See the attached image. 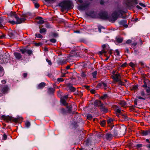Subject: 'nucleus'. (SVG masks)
Instances as JSON below:
<instances>
[{
  "instance_id": "nucleus-1",
  "label": "nucleus",
  "mask_w": 150,
  "mask_h": 150,
  "mask_svg": "<svg viewBox=\"0 0 150 150\" xmlns=\"http://www.w3.org/2000/svg\"><path fill=\"white\" fill-rule=\"evenodd\" d=\"M10 17L11 18L14 20L15 19L16 21H15L14 20H9L8 22L12 25L15 24H19L24 22L25 20V16H21L20 18L18 15H17L16 12H11L10 13Z\"/></svg>"
},
{
  "instance_id": "nucleus-2",
  "label": "nucleus",
  "mask_w": 150,
  "mask_h": 150,
  "mask_svg": "<svg viewBox=\"0 0 150 150\" xmlns=\"http://www.w3.org/2000/svg\"><path fill=\"white\" fill-rule=\"evenodd\" d=\"M102 47L103 48V50L100 52L99 53L101 54H104L105 55L107 58L106 59V60H107L109 58L110 56L112 54V50H110L108 46H107L105 45H103Z\"/></svg>"
},
{
  "instance_id": "nucleus-3",
  "label": "nucleus",
  "mask_w": 150,
  "mask_h": 150,
  "mask_svg": "<svg viewBox=\"0 0 150 150\" xmlns=\"http://www.w3.org/2000/svg\"><path fill=\"white\" fill-rule=\"evenodd\" d=\"M10 55L8 53L2 52L0 54V63H7L10 58Z\"/></svg>"
},
{
  "instance_id": "nucleus-4",
  "label": "nucleus",
  "mask_w": 150,
  "mask_h": 150,
  "mask_svg": "<svg viewBox=\"0 0 150 150\" xmlns=\"http://www.w3.org/2000/svg\"><path fill=\"white\" fill-rule=\"evenodd\" d=\"M1 117L2 118H3L4 120H5L7 122H17L20 120V119H21L19 117H17V118H14L13 117L11 116H6L4 115L2 116Z\"/></svg>"
},
{
  "instance_id": "nucleus-5",
  "label": "nucleus",
  "mask_w": 150,
  "mask_h": 150,
  "mask_svg": "<svg viewBox=\"0 0 150 150\" xmlns=\"http://www.w3.org/2000/svg\"><path fill=\"white\" fill-rule=\"evenodd\" d=\"M71 2L68 1H65L60 3L59 6L63 9H69L71 6Z\"/></svg>"
},
{
  "instance_id": "nucleus-6",
  "label": "nucleus",
  "mask_w": 150,
  "mask_h": 150,
  "mask_svg": "<svg viewBox=\"0 0 150 150\" xmlns=\"http://www.w3.org/2000/svg\"><path fill=\"white\" fill-rule=\"evenodd\" d=\"M112 79L115 82H118L121 85H123V83L122 82L121 79V75L117 71L116 74L114 76H112Z\"/></svg>"
},
{
  "instance_id": "nucleus-7",
  "label": "nucleus",
  "mask_w": 150,
  "mask_h": 150,
  "mask_svg": "<svg viewBox=\"0 0 150 150\" xmlns=\"http://www.w3.org/2000/svg\"><path fill=\"white\" fill-rule=\"evenodd\" d=\"M9 89L7 85H0V96H1L4 94L7 93Z\"/></svg>"
},
{
  "instance_id": "nucleus-8",
  "label": "nucleus",
  "mask_w": 150,
  "mask_h": 150,
  "mask_svg": "<svg viewBox=\"0 0 150 150\" xmlns=\"http://www.w3.org/2000/svg\"><path fill=\"white\" fill-rule=\"evenodd\" d=\"M137 4L138 2L136 0H132L129 2H128L127 5L128 7L131 8L134 5Z\"/></svg>"
},
{
  "instance_id": "nucleus-9",
  "label": "nucleus",
  "mask_w": 150,
  "mask_h": 150,
  "mask_svg": "<svg viewBox=\"0 0 150 150\" xmlns=\"http://www.w3.org/2000/svg\"><path fill=\"white\" fill-rule=\"evenodd\" d=\"M96 87L97 88H103L105 89H106L108 86L107 83L104 82H102L98 83Z\"/></svg>"
},
{
  "instance_id": "nucleus-10",
  "label": "nucleus",
  "mask_w": 150,
  "mask_h": 150,
  "mask_svg": "<svg viewBox=\"0 0 150 150\" xmlns=\"http://www.w3.org/2000/svg\"><path fill=\"white\" fill-rule=\"evenodd\" d=\"M99 15L100 18L103 19L106 18L108 16L107 13L106 12L100 13Z\"/></svg>"
},
{
  "instance_id": "nucleus-11",
  "label": "nucleus",
  "mask_w": 150,
  "mask_h": 150,
  "mask_svg": "<svg viewBox=\"0 0 150 150\" xmlns=\"http://www.w3.org/2000/svg\"><path fill=\"white\" fill-rule=\"evenodd\" d=\"M14 55L17 60H19L22 58V55L19 53L15 52L14 53Z\"/></svg>"
},
{
  "instance_id": "nucleus-12",
  "label": "nucleus",
  "mask_w": 150,
  "mask_h": 150,
  "mask_svg": "<svg viewBox=\"0 0 150 150\" xmlns=\"http://www.w3.org/2000/svg\"><path fill=\"white\" fill-rule=\"evenodd\" d=\"M40 33L45 35L46 34L47 30L46 29L44 28H42V27H40Z\"/></svg>"
},
{
  "instance_id": "nucleus-13",
  "label": "nucleus",
  "mask_w": 150,
  "mask_h": 150,
  "mask_svg": "<svg viewBox=\"0 0 150 150\" xmlns=\"http://www.w3.org/2000/svg\"><path fill=\"white\" fill-rule=\"evenodd\" d=\"M87 7V5H80L78 6V9L79 10H83Z\"/></svg>"
},
{
  "instance_id": "nucleus-14",
  "label": "nucleus",
  "mask_w": 150,
  "mask_h": 150,
  "mask_svg": "<svg viewBox=\"0 0 150 150\" xmlns=\"http://www.w3.org/2000/svg\"><path fill=\"white\" fill-rule=\"evenodd\" d=\"M100 110L103 112L106 113L108 112V109L105 108L102 105L100 106Z\"/></svg>"
},
{
  "instance_id": "nucleus-15",
  "label": "nucleus",
  "mask_w": 150,
  "mask_h": 150,
  "mask_svg": "<svg viewBox=\"0 0 150 150\" xmlns=\"http://www.w3.org/2000/svg\"><path fill=\"white\" fill-rule=\"evenodd\" d=\"M5 18L2 17H0V28H3L4 26L2 24H4L5 23L4 22Z\"/></svg>"
},
{
  "instance_id": "nucleus-16",
  "label": "nucleus",
  "mask_w": 150,
  "mask_h": 150,
  "mask_svg": "<svg viewBox=\"0 0 150 150\" xmlns=\"http://www.w3.org/2000/svg\"><path fill=\"white\" fill-rule=\"evenodd\" d=\"M113 108L115 109V111H116L117 114H119L120 115L121 114V110L120 109L118 108L117 106L115 105H113Z\"/></svg>"
},
{
  "instance_id": "nucleus-17",
  "label": "nucleus",
  "mask_w": 150,
  "mask_h": 150,
  "mask_svg": "<svg viewBox=\"0 0 150 150\" xmlns=\"http://www.w3.org/2000/svg\"><path fill=\"white\" fill-rule=\"evenodd\" d=\"M45 83L42 82L38 85V88L39 89H42L45 86Z\"/></svg>"
},
{
  "instance_id": "nucleus-18",
  "label": "nucleus",
  "mask_w": 150,
  "mask_h": 150,
  "mask_svg": "<svg viewBox=\"0 0 150 150\" xmlns=\"http://www.w3.org/2000/svg\"><path fill=\"white\" fill-rule=\"evenodd\" d=\"M105 137L107 140H110L111 139L112 135L110 134L107 133L106 134Z\"/></svg>"
},
{
  "instance_id": "nucleus-19",
  "label": "nucleus",
  "mask_w": 150,
  "mask_h": 150,
  "mask_svg": "<svg viewBox=\"0 0 150 150\" xmlns=\"http://www.w3.org/2000/svg\"><path fill=\"white\" fill-rule=\"evenodd\" d=\"M112 19L114 21L116 20L117 18V13L116 12L113 13L112 14Z\"/></svg>"
},
{
  "instance_id": "nucleus-20",
  "label": "nucleus",
  "mask_w": 150,
  "mask_h": 150,
  "mask_svg": "<svg viewBox=\"0 0 150 150\" xmlns=\"http://www.w3.org/2000/svg\"><path fill=\"white\" fill-rule=\"evenodd\" d=\"M120 117L123 118L124 120H128V118L126 116L125 114H121L120 115Z\"/></svg>"
},
{
  "instance_id": "nucleus-21",
  "label": "nucleus",
  "mask_w": 150,
  "mask_h": 150,
  "mask_svg": "<svg viewBox=\"0 0 150 150\" xmlns=\"http://www.w3.org/2000/svg\"><path fill=\"white\" fill-rule=\"evenodd\" d=\"M108 96L107 94H104L103 96L100 97V98L101 100H104L108 98Z\"/></svg>"
},
{
  "instance_id": "nucleus-22",
  "label": "nucleus",
  "mask_w": 150,
  "mask_h": 150,
  "mask_svg": "<svg viewBox=\"0 0 150 150\" xmlns=\"http://www.w3.org/2000/svg\"><path fill=\"white\" fill-rule=\"evenodd\" d=\"M4 74V71L3 67L0 65V76H3Z\"/></svg>"
},
{
  "instance_id": "nucleus-23",
  "label": "nucleus",
  "mask_w": 150,
  "mask_h": 150,
  "mask_svg": "<svg viewBox=\"0 0 150 150\" xmlns=\"http://www.w3.org/2000/svg\"><path fill=\"white\" fill-rule=\"evenodd\" d=\"M95 105L96 106H101V102L98 100H96L95 102Z\"/></svg>"
},
{
  "instance_id": "nucleus-24",
  "label": "nucleus",
  "mask_w": 150,
  "mask_h": 150,
  "mask_svg": "<svg viewBox=\"0 0 150 150\" xmlns=\"http://www.w3.org/2000/svg\"><path fill=\"white\" fill-rule=\"evenodd\" d=\"M60 101L61 103L63 105H67V103L65 100V99H64L63 98H61Z\"/></svg>"
},
{
  "instance_id": "nucleus-25",
  "label": "nucleus",
  "mask_w": 150,
  "mask_h": 150,
  "mask_svg": "<svg viewBox=\"0 0 150 150\" xmlns=\"http://www.w3.org/2000/svg\"><path fill=\"white\" fill-rule=\"evenodd\" d=\"M138 85H133L131 87V89L132 90L136 91L138 88Z\"/></svg>"
},
{
  "instance_id": "nucleus-26",
  "label": "nucleus",
  "mask_w": 150,
  "mask_h": 150,
  "mask_svg": "<svg viewBox=\"0 0 150 150\" xmlns=\"http://www.w3.org/2000/svg\"><path fill=\"white\" fill-rule=\"evenodd\" d=\"M38 19H39V21L38 22V23L40 24H42L44 23V21L42 19V18L41 17H38Z\"/></svg>"
},
{
  "instance_id": "nucleus-27",
  "label": "nucleus",
  "mask_w": 150,
  "mask_h": 150,
  "mask_svg": "<svg viewBox=\"0 0 150 150\" xmlns=\"http://www.w3.org/2000/svg\"><path fill=\"white\" fill-rule=\"evenodd\" d=\"M120 104L122 107H125L126 105V103L124 101H122L120 102Z\"/></svg>"
},
{
  "instance_id": "nucleus-28",
  "label": "nucleus",
  "mask_w": 150,
  "mask_h": 150,
  "mask_svg": "<svg viewBox=\"0 0 150 150\" xmlns=\"http://www.w3.org/2000/svg\"><path fill=\"white\" fill-rule=\"evenodd\" d=\"M149 130L148 131H143L142 133L144 135H146L150 134Z\"/></svg>"
},
{
  "instance_id": "nucleus-29",
  "label": "nucleus",
  "mask_w": 150,
  "mask_h": 150,
  "mask_svg": "<svg viewBox=\"0 0 150 150\" xmlns=\"http://www.w3.org/2000/svg\"><path fill=\"white\" fill-rule=\"evenodd\" d=\"M113 122V120L112 119H110L107 121V123L109 126H110Z\"/></svg>"
},
{
  "instance_id": "nucleus-30",
  "label": "nucleus",
  "mask_w": 150,
  "mask_h": 150,
  "mask_svg": "<svg viewBox=\"0 0 150 150\" xmlns=\"http://www.w3.org/2000/svg\"><path fill=\"white\" fill-rule=\"evenodd\" d=\"M116 40L117 42L121 43L123 40V38H116Z\"/></svg>"
},
{
  "instance_id": "nucleus-31",
  "label": "nucleus",
  "mask_w": 150,
  "mask_h": 150,
  "mask_svg": "<svg viewBox=\"0 0 150 150\" xmlns=\"http://www.w3.org/2000/svg\"><path fill=\"white\" fill-rule=\"evenodd\" d=\"M54 91V90L52 88H49L48 89V92L49 93H53Z\"/></svg>"
},
{
  "instance_id": "nucleus-32",
  "label": "nucleus",
  "mask_w": 150,
  "mask_h": 150,
  "mask_svg": "<svg viewBox=\"0 0 150 150\" xmlns=\"http://www.w3.org/2000/svg\"><path fill=\"white\" fill-rule=\"evenodd\" d=\"M35 36L38 38H43L42 35L38 33L35 34Z\"/></svg>"
},
{
  "instance_id": "nucleus-33",
  "label": "nucleus",
  "mask_w": 150,
  "mask_h": 150,
  "mask_svg": "<svg viewBox=\"0 0 150 150\" xmlns=\"http://www.w3.org/2000/svg\"><path fill=\"white\" fill-rule=\"evenodd\" d=\"M30 125V122L28 121L26 122L25 123V125L26 127L29 128Z\"/></svg>"
},
{
  "instance_id": "nucleus-34",
  "label": "nucleus",
  "mask_w": 150,
  "mask_h": 150,
  "mask_svg": "<svg viewBox=\"0 0 150 150\" xmlns=\"http://www.w3.org/2000/svg\"><path fill=\"white\" fill-rule=\"evenodd\" d=\"M67 108L68 109V110L69 112H70L71 111V105H70L69 106H67Z\"/></svg>"
},
{
  "instance_id": "nucleus-35",
  "label": "nucleus",
  "mask_w": 150,
  "mask_h": 150,
  "mask_svg": "<svg viewBox=\"0 0 150 150\" xmlns=\"http://www.w3.org/2000/svg\"><path fill=\"white\" fill-rule=\"evenodd\" d=\"M105 121L103 120L100 122V124L103 127L105 125Z\"/></svg>"
},
{
  "instance_id": "nucleus-36",
  "label": "nucleus",
  "mask_w": 150,
  "mask_h": 150,
  "mask_svg": "<svg viewBox=\"0 0 150 150\" xmlns=\"http://www.w3.org/2000/svg\"><path fill=\"white\" fill-rule=\"evenodd\" d=\"M69 89L71 91L73 92L75 91L76 90L75 88L72 86L69 87Z\"/></svg>"
},
{
  "instance_id": "nucleus-37",
  "label": "nucleus",
  "mask_w": 150,
  "mask_h": 150,
  "mask_svg": "<svg viewBox=\"0 0 150 150\" xmlns=\"http://www.w3.org/2000/svg\"><path fill=\"white\" fill-rule=\"evenodd\" d=\"M68 97V95L67 94H66L64 96L62 97H61V98H63L64 99H67Z\"/></svg>"
},
{
  "instance_id": "nucleus-38",
  "label": "nucleus",
  "mask_w": 150,
  "mask_h": 150,
  "mask_svg": "<svg viewBox=\"0 0 150 150\" xmlns=\"http://www.w3.org/2000/svg\"><path fill=\"white\" fill-rule=\"evenodd\" d=\"M20 51L22 54H24L26 52V50L25 49H20Z\"/></svg>"
},
{
  "instance_id": "nucleus-39",
  "label": "nucleus",
  "mask_w": 150,
  "mask_h": 150,
  "mask_svg": "<svg viewBox=\"0 0 150 150\" xmlns=\"http://www.w3.org/2000/svg\"><path fill=\"white\" fill-rule=\"evenodd\" d=\"M98 31L100 33L101 32V29L102 28L104 29V28L103 27L101 26V25H99L98 26Z\"/></svg>"
},
{
  "instance_id": "nucleus-40",
  "label": "nucleus",
  "mask_w": 150,
  "mask_h": 150,
  "mask_svg": "<svg viewBox=\"0 0 150 150\" xmlns=\"http://www.w3.org/2000/svg\"><path fill=\"white\" fill-rule=\"evenodd\" d=\"M46 61L48 63L49 65H51L52 64V63L51 61L48 58L46 59Z\"/></svg>"
},
{
  "instance_id": "nucleus-41",
  "label": "nucleus",
  "mask_w": 150,
  "mask_h": 150,
  "mask_svg": "<svg viewBox=\"0 0 150 150\" xmlns=\"http://www.w3.org/2000/svg\"><path fill=\"white\" fill-rule=\"evenodd\" d=\"M92 76L93 78H96V77L97 72L96 71H94L92 73Z\"/></svg>"
},
{
  "instance_id": "nucleus-42",
  "label": "nucleus",
  "mask_w": 150,
  "mask_h": 150,
  "mask_svg": "<svg viewBox=\"0 0 150 150\" xmlns=\"http://www.w3.org/2000/svg\"><path fill=\"white\" fill-rule=\"evenodd\" d=\"M7 138V135L5 134H4L3 136V139L4 140H5Z\"/></svg>"
},
{
  "instance_id": "nucleus-43",
  "label": "nucleus",
  "mask_w": 150,
  "mask_h": 150,
  "mask_svg": "<svg viewBox=\"0 0 150 150\" xmlns=\"http://www.w3.org/2000/svg\"><path fill=\"white\" fill-rule=\"evenodd\" d=\"M81 77H85L86 76V74L85 72L82 71L81 74Z\"/></svg>"
},
{
  "instance_id": "nucleus-44",
  "label": "nucleus",
  "mask_w": 150,
  "mask_h": 150,
  "mask_svg": "<svg viewBox=\"0 0 150 150\" xmlns=\"http://www.w3.org/2000/svg\"><path fill=\"white\" fill-rule=\"evenodd\" d=\"M129 65L132 67H134L135 66L134 64L132 62H131L129 63Z\"/></svg>"
},
{
  "instance_id": "nucleus-45",
  "label": "nucleus",
  "mask_w": 150,
  "mask_h": 150,
  "mask_svg": "<svg viewBox=\"0 0 150 150\" xmlns=\"http://www.w3.org/2000/svg\"><path fill=\"white\" fill-rule=\"evenodd\" d=\"M27 53L29 55L31 54L32 52V51L31 50H28L26 51Z\"/></svg>"
},
{
  "instance_id": "nucleus-46",
  "label": "nucleus",
  "mask_w": 150,
  "mask_h": 150,
  "mask_svg": "<svg viewBox=\"0 0 150 150\" xmlns=\"http://www.w3.org/2000/svg\"><path fill=\"white\" fill-rule=\"evenodd\" d=\"M64 81V79L62 78H58L57 79V81L58 82H62Z\"/></svg>"
},
{
  "instance_id": "nucleus-47",
  "label": "nucleus",
  "mask_w": 150,
  "mask_h": 150,
  "mask_svg": "<svg viewBox=\"0 0 150 150\" xmlns=\"http://www.w3.org/2000/svg\"><path fill=\"white\" fill-rule=\"evenodd\" d=\"M50 41L53 43H55L56 42V40L54 39H52L50 40Z\"/></svg>"
},
{
  "instance_id": "nucleus-48",
  "label": "nucleus",
  "mask_w": 150,
  "mask_h": 150,
  "mask_svg": "<svg viewBox=\"0 0 150 150\" xmlns=\"http://www.w3.org/2000/svg\"><path fill=\"white\" fill-rule=\"evenodd\" d=\"M6 35L4 34H2L1 35H0V39H3L4 38Z\"/></svg>"
},
{
  "instance_id": "nucleus-49",
  "label": "nucleus",
  "mask_w": 150,
  "mask_h": 150,
  "mask_svg": "<svg viewBox=\"0 0 150 150\" xmlns=\"http://www.w3.org/2000/svg\"><path fill=\"white\" fill-rule=\"evenodd\" d=\"M139 4L140 6L143 7H146L145 5L142 3H139Z\"/></svg>"
},
{
  "instance_id": "nucleus-50",
  "label": "nucleus",
  "mask_w": 150,
  "mask_h": 150,
  "mask_svg": "<svg viewBox=\"0 0 150 150\" xmlns=\"http://www.w3.org/2000/svg\"><path fill=\"white\" fill-rule=\"evenodd\" d=\"M45 1L49 3H51L53 2L54 0H45Z\"/></svg>"
},
{
  "instance_id": "nucleus-51",
  "label": "nucleus",
  "mask_w": 150,
  "mask_h": 150,
  "mask_svg": "<svg viewBox=\"0 0 150 150\" xmlns=\"http://www.w3.org/2000/svg\"><path fill=\"white\" fill-rule=\"evenodd\" d=\"M87 117L88 119L90 120L92 118V116L91 115L89 114L87 115Z\"/></svg>"
},
{
  "instance_id": "nucleus-52",
  "label": "nucleus",
  "mask_w": 150,
  "mask_h": 150,
  "mask_svg": "<svg viewBox=\"0 0 150 150\" xmlns=\"http://www.w3.org/2000/svg\"><path fill=\"white\" fill-rule=\"evenodd\" d=\"M146 91L147 93H149L150 92V86L149 87H148L147 88Z\"/></svg>"
},
{
  "instance_id": "nucleus-53",
  "label": "nucleus",
  "mask_w": 150,
  "mask_h": 150,
  "mask_svg": "<svg viewBox=\"0 0 150 150\" xmlns=\"http://www.w3.org/2000/svg\"><path fill=\"white\" fill-rule=\"evenodd\" d=\"M115 53L117 55L119 56V55L120 53L118 50H115Z\"/></svg>"
},
{
  "instance_id": "nucleus-54",
  "label": "nucleus",
  "mask_w": 150,
  "mask_h": 150,
  "mask_svg": "<svg viewBox=\"0 0 150 150\" xmlns=\"http://www.w3.org/2000/svg\"><path fill=\"white\" fill-rule=\"evenodd\" d=\"M35 6L36 8H38L39 6V5L36 3L35 4Z\"/></svg>"
},
{
  "instance_id": "nucleus-55",
  "label": "nucleus",
  "mask_w": 150,
  "mask_h": 150,
  "mask_svg": "<svg viewBox=\"0 0 150 150\" xmlns=\"http://www.w3.org/2000/svg\"><path fill=\"white\" fill-rule=\"evenodd\" d=\"M93 94H94L96 92V91L94 89L91 90L90 91Z\"/></svg>"
},
{
  "instance_id": "nucleus-56",
  "label": "nucleus",
  "mask_w": 150,
  "mask_h": 150,
  "mask_svg": "<svg viewBox=\"0 0 150 150\" xmlns=\"http://www.w3.org/2000/svg\"><path fill=\"white\" fill-rule=\"evenodd\" d=\"M132 40H128L126 41V43L129 44L131 42Z\"/></svg>"
},
{
  "instance_id": "nucleus-57",
  "label": "nucleus",
  "mask_w": 150,
  "mask_h": 150,
  "mask_svg": "<svg viewBox=\"0 0 150 150\" xmlns=\"http://www.w3.org/2000/svg\"><path fill=\"white\" fill-rule=\"evenodd\" d=\"M141 95L142 96H144L145 95L144 91H141Z\"/></svg>"
},
{
  "instance_id": "nucleus-58",
  "label": "nucleus",
  "mask_w": 150,
  "mask_h": 150,
  "mask_svg": "<svg viewBox=\"0 0 150 150\" xmlns=\"http://www.w3.org/2000/svg\"><path fill=\"white\" fill-rule=\"evenodd\" d=\"M137 98L139 99H143V100L145 99L144 98L140 96H138V97H137Z\"/></svg>"
},
{
  "instance_id": "nucleus-59",
  "label": "nucleus",
  "mask_w": 150,
  "mask_h": 150,
  "mask_svg": "<svg viewBox=\"0 0 150 150\" xmlns=\"http://www.w3.org/2000/svg\"><path fill=\"white\" fill-rule=\"evenodd\" d=\"M136 8H138V9H140V10H141V9H142V7H140L139 6V5H137L136 6Z\"/></svg>"
},
{
  "instance_id": "nucleus-60",
  "label": "nucleus",
  "mask_w": 150,
  "mask_h": 150,
  "mask_svg": "<svg viewBox=\"0 0 150 150\" xmlns=\"http://www.w3.org/2000/svg\"><path fill=\"white\" fill-rule=\"evenodd\" d=\"M117 72L116 71H113L112 72V74H113V76H114L116 74Z\"/></svg>"
},
{
  "instance_id": "nucleus-61",
  "label": "nucleus",
  "mask_w": 150,
  "mask_h": 150,
  "mask_svg": "<svg viewBox=\"0 0 150 150\" xmlns=\"http://www.w3.org/2000/svg\"><path fill=\"white\" fill-rule=\"evenodd\" d=\"M136 146L138 147V148H139L140 147H141L142 146V144H137V145H136Z\"/></svg>"
},
{
  "instance_id": "nucleus-62",
  "label": "nucleus",
  "mask_w": 150,
  "mask_h": 150,
  "mask_svg": "<svg viewBox=\"0 0 150 150\" xmlns=\"http://www.w3.org/2000/svg\"><path fill=\"white\" fill-rule=\"evenodd\" d=\"M137 45V43H134L132 44V47H135Z\"/></svg>"
},
{
  "instance_id": "nucleus-63",
  "label": "nucleus",
  "mask_w": 150,
  "mask_h": 150,
  "mask_svg": "<svg viewBox=\"0 0 150 150\" xmlns=\"http://www.w3.org/2000/svg\"><path fill=\"white\" fill-rule=\"evenodd\" d=\"M27 74L26 73H24L23 74V76L25 78L27 77Z\"/></svg>"
},
{
  "instance_id": "nucleus-64",
  "label": "nucleus",
  "mask_w": 150,
  "mask_h": 150,
  "mask_svg": "<svg viewBox=\"0 0 150 150\" xmlns=\"http://www.w3.org/2000/svg\"><path fill=\"white\" fill-rule=\"evenodd\" d=\"M1 83L3 84H5L6 83V80H3L1 81Z\"/></svg>"
}]
</instances>
